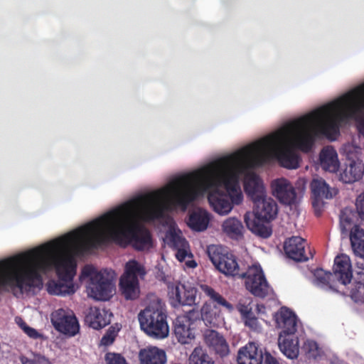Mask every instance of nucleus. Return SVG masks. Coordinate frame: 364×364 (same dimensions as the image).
Returning <instances> with one entry per match:
<instances>
[{
	"label": "nucleus",
	"instance_id": "79ce46f5",
	"mask_svg": "<svg viewBox=\"0 0 364 364\" xmlns=\"http://www.w3.org/2000/svg\"><path fill=\"white\" fill-rule=\"evenodd\" d=\"M107 364H127L125 358L119 353H107L105 355Z\"/></svg>",
	"mask_w": 364,
	"mask_h": 364
},
{
	"label": "nucleus",
	"instance_id": "f257e3e1",
	"mask_svg": "<svg viewBox=\"0 0 364 364\" xmlns=\"http://www.w3.org/2000/svg\"><path fill=\"white\" fill-rule=\"evenodd\" d=\"M319 131L315 110L298 118L265 137L236 151L218 158L197 169L170 176L166 182H259L252 170L276 158L287 168L299 166L300 157L295 151H310Z\"/></svg>",
	"mask_w": 364,
	"mask_h": 364
},
{
	"label": "nucleus",
	"instance_id": "6ab92c4d",
	"mask_svg": "<svg viewBox=\"0 0 364 364\" xmlns=\"http://www.w3.org/2000/svg\"><path fill=\"white\" fill-rule=\"evenodd\" d=\"M252 213L258 220L270 222L274 220L278 214L277 203L271 197H267L254 205V212Z\"/></svg>",
	"mask_w": 364,
	"mask_h": 364
},
{
	"label": "nucleus",
	"instance_id": "9b49d317",
	"mask_svg": "<svg viewBox=\"0 0 364 364\" xmlns=\"http://www.w3.org/2000/svg\"><path fill=\"white\" fill-rule=\"evenodd\" d=\"M238 278L245 279L246 289L254 296L260 298L267 296L269 286L260 265L253 264L249 267Z\"/></svg>",
	"mask_w": 364,
	"mask_h": 364
},
{
	"label": "nucleus",
	"instance_id": "473e14b6",
	"mask_svg": "<svg viewBox=\"0 0 364 364\" xmlns=\"http://www.w3.org/2000/svg\"><path fill=\"white\" fill-rule=\"evenodd\" d=\"M200 289L206 296H208L211 302L215 306H223L228 311L231 312L234 310V306L228 302L220 293L216 291L213 288L207 285H200Z\"/></svg>",
	"mask_w": 364,
	"mask_h": 364
},
{
	"label": "nucleus",
	"instance_id": "aec40b11",
	"mask_svg": "<svg viewBox=\"0 0 364 364\" xmlns=\"http://www.w3.org/2000/svg\"><path fill=\"white\" fill-rule=\"evenodd\" d=\"M284 250L287 256L296 262L308 260L305 255V240L301 237H291L287 240Z\"/></svg>",
	"mask_w": 364,
	"mask_h": 364
},
{
	"label": "nucleus",
	"instance_id": "cd10ccee",
	"mask_svg": "<svg viewBox=\"0 0 364 364\" xmlns=\"http://www.w3.org/2000/svg\"><path fill=\"white\" fill-rule=\"evenodd\" d=\"M364 174V164L352 161L340 174L341 182H358Z\"/></svg>",
	"mask_w": 364,
	"mask_h": 364
},
{
	"label": "nucleus",
	"instance_id": "f3484780",
	"mask_svg": "<svg viewBox=\"0 0 364 364\" xmlns=\"http://www.w3.org/2000/svg\"><path fill=\"white\" fill-rule=\"evenodd\" d=\"M264 352L255 343H248L237 353V364H262Z\"/></svg>",
	"mask_w": 364,
	"mask_h": 364
},
{
	"label": "nucleus",
	"instance_id": "7c9ffc66",
	"mask_svg": "<svg viewBox=\"0 0 364 364\" xmlns=\"http://www.w3.org/2000/svg\"><path fill=\"white\" fill-rule=\"evenodd\" d=\"M223 230L230 238L239 240L243 237L245 228L240 220L236 218H229L223 222Z\"/></svg>",
	"mask_w": 364,
	"mask_h": 364
},
{
	"label": "nucleus",
	"instance_id": "bb28decb",
	"mask_svg": "<svg viewBox=\"0 0 364 364\" xmlns=\"http://www.w3.org/2000/svg\"><path fill=\"white\" fill-rule=\"evenodd\" d=\"M320 164L322 168L335 173L338 170L339 161L336 151L331 146L322 149L319 154Z\"/></svg>",
	"mask_w": 364,
	"mask_h": 364
},
{
	"label": "nucleus",
	"instance_id": "393cba45",
	"mask_svg": "<svg viewBox=\"0 0 364 364\" xmlns=\"http://www.w3.org/2000/svg\"><path fill=\"white\" fill-rule=\"evenodd\" d=\"M209 221L208 212L202 208H196L189 212L186 223L191 230L201 232L207 229Z\"/></svg>",
	"mask_w": 364,
	"mask_h": 364
},
{
	"label": "nucleus",
	"instance_id": "39448f33",
	"mask_svg": "<svg viewBox=\"0 0 364 364\" xmlns=\"http://www.w3.org/2000/svg\"><path fill=\"white\" fill-rule=\"evenodd\" d=\"M315 112L321 134H337L341 122L353 119L359 133L364 136V83Z\"/></svg>",
	"mask_w": 364,
	"mask_h": 364
},
{
	"label": "nucleus",
	"instance_id": "c9c22d12",
	"mask_svg": "<svg viewBox=\"0 0 364 364\" xmlns=\"http://www.w3.org/2000/svg\"><path fill=\"white\" fill-rule=\"evenodd\" d=\"M119 330L120 326L119 324L116 323L114 326H111L102 337L100 340V345L104 346H109L112 345L115 341Z\"/></svg>",
	"mask_w": 364,
	"mask_h": 364
},
{
	"label": "nucleus",
	"instance_id": "a18cd8bd",
	"mask_svg": "<svg viewBox=\"0 0 364 364\" xmlns=\"http://www.w3.org/2000/svg\"><path fill=\"white\" fill-rule=\"evenodd\" d=\"M263 358L262 364H279L278 360L266 350Z\"/></svg>",
	"mask_w": 364,
	"mask_h": 364
},
{
	"label": "nucleus",
	"instance_id": "603ef678",
	"mask_svg": "<svg viewBox=\"0 0 364 364\" xmlns=\"http://www.w3.org/2000/svg\"><path fill=\"white\" fill-rule=\"evenodd\" d=\"M188 265L189 267H195L196 266V263L194 261H192Z\"/></svg>",
	"mask_w": 364,
	"mask_h": 364
},
{
	"label": "nucleus",
	"instance_id": "5701e85b",
	"mask_svg": "<svg viewBox=\"0 0 364 364\" xmlns=\"http://www.w3.org/2000/svg\"><path fill=\"white\" fill-rule=\"evenodd\" d=\"M278 345L280 350L288 358L295 359L299 353V339L294 335L279 334Z\"/></svg>",
	"mask_w": 364,
	"mask_h": 364
},
{
	"label": "nucleus",
	"instance_id": "9d476101",
	"mask_svg": "<svg viewBox=\"0 0 364 364\" xmlns=\"http://www.w3.org/2000/svg\"><path fill=\"white\" fill-rule=\"evenodd\" d=\"M207 254L215 267L228 277H239L240 267L234 255L228 252L223 247L210 245Z\"/></svg>",
	"mask_w": 364,
	"mask_h": 364
},
{
	"label": "nucleus",
	"instance_id": "c85d7f7f",
	"mask_svg": "<svg viewBox=\"0 0 364 364\" xmlns=\"http://www.w3.org/2000/svg\"><path fill=\"white\" fill-rule=\"evenodd\" d=\"M316 284L321 287L328 288L333 291L339 292L338 284L333 273L322 269H316L314 273Z\"/></svg>",
	"mask_w": 364,
	"mask_h": 364
},
{
	"label": "nucleus",
	"instance_id": "c03bdc74",
	"mask_svg": "<svg viewBox=\"0 0 364 364\" xmlns=\"http://www.w3.org/2000/svg\"><path fill=\"white\" fill-rule=\"evenodd\" d=\"M245 326L249 327L250 329L257 331L260 328V326L257 317H251L244 321Z\"/></svg>",
	"mask_w": 364,
	"mask_h": 364
},
{
	"label": "nucleus",
	"instance_id": "37998d69",
	"mask_svg": "<svg viewBox=\"0 0 364 364\" xmlns=\"http://www.w3.org/2000/svg\"><path fill=\"white\" fill-rule=\"evenodd\" d=\"M355 207L359 218L364 221V193L357 197Z\"/></svg>",
	"mask_w": 364,
	"mask_h": 364
},
{
	"label": "nucleus",
	"instance_id": "a211bd4d",
	"mask_svg": "<svg viewBox=\"0 0 364 364\" xmlns=\"http://www.w3.org/2000/svg\"><path fill=\"white\" fill-rule=\"evenodd\" d=\"M203 336L205 344L214 350L215 354L221 358L228 355L229 346L223 335L215 330L207 329Z\"/></svg>",
	"mask_w": 364,
	"mask_h": 364
},
{
	"label": "nucleus",
	"instance_id": "a19ab883",
	"mask_svg": "<svg viewBox=\"0 0 364 364\" xmlns=\"http://www.w3.org/2000/svg\"><path fill=\"white\" fill-rule=\"evenodd\" d=\"M236 308L242 317L243 315L247 314L250 310H253L252 301L250 299H240Z\"/></svg>",
	"mask_w": 364,
	"mask_h": 364
},
{
	"label": "nucleus",
	"instance_id": "b1692460",
	"mask_svg": "<svg viewBox=\"0 0 364 364\" xmlns=\"http://www.w3.org/2000/svg\"><path fill=\"white\" fill-rule=\"evenodd\" d=\"M141 364H166L165 351L155 346L141 349L139 353Z\"/></svg>",
	"mask_w": 364,
	"mask_h": 364
},
{
	"label": "nucleus",
	"instance_id": "8fccbe9b",
	"mask_svg": "<svg viewBox=\"0 0 364 364\" xmlns=\"http://www.w3.org/2000/svg\"><path fill=\"white\" fill-rule=\"evenodd\" d=\"M272 182L277 183V182H288V181L287 179H285L284 178H281L274 179Z\"/></svg>",
	"mask_w": 364,
	"mask_h": 364
},
{
	"label": "nucleus",
	"instance_id": "72a5a7b5",
	"mask_svg": "<svg viewBox=\"0 0 364 364\" xmlns=\"http://www.w3.org/2000/svg\"><path fill=\"white\" fill-rule=\"evenodd\" d=\"M213 358L202 346H196L188 358V364H214Z\"/></svg>",
	"mask_w": 364,
	"mask_h": 364
},
{
	"label": "nucleus",
	"instance_id": "2eb2a0df",
	"mask_svg": "<svg viewBox=\"0 0 364 364\" xmlns=\"http://www.w3.org/2000/svg\"><path fill=\"white\" fill-rule=\"evenodd\" d=\"M196 291L194 288L186 289L180 283L168 287V296L171 306H192L196 302Z\"/></svg>",
	"mask_w": 364,
	"mask_h": 364
},
{
	"label": "nucleus",
	"instance_id": "de8ad7c7",
	"mask_svg": "<svg viewBox=\"0 0 364 364\" xmlns=\"http://www.w3.org/2000/svg\"><path fill=\"white\" fill-rule=\"evenodd\" d=\"M251 317H256L252 310H250L247 314L243 315L241 318L243 320V321H245V320H247Z\"/></svg>",
	"mask_w": 364,
	"mask_h": 364
},
{
	"label": "nucleus",
	"instance_id": "09e8293b",
	"mask_svg": "<svg viewBox=\"0 0 364 364\" xmlns=\"http://www.w3.org/2000/svg\"><path fill=\"white\" fill-rule=\"evenodd\" d=\"M19 320H20V322H18V324L21 328V329L24 331L25 326H28L21 318H19Z\"/></svg>",
	"mask_w": 364,
	"mask_h": 364
},
{
	"label": "nucleus",
	"instance_id": "412c9836",
	"mask_svg": "<svg viewBox=\"0 0 364 364\" xmlns=\"http://www.w3.org/2000/svg\"><path fill=\"white\" fill-rule=\"evenodd\" d=\"M276 321L282 328L279 334L294 335L297 330V317L296 314L287 307H282L277 313Z\"/></svg>",
	"mask_w": 364,
	"mask_h": 364
},
{
	"label": "nucleus",
	"instance_id": "f704fd0d",
	"mask_svg": "<svg viewBox=\"0 0 364 364\" xmlns=\"http://www.w3.org/2000/svg\"><path fill=\"white\" fill-rule=\"evenodd\" d=\"M354 213L352 210L345 208L341 210L340 214V230L342 235H348L349 230L351 231L354 223Z\"/></svg>",
	"mask_w": 364,
	"mask_h": 364
},
{
	"label": "nucleus",
	"instance_id": "4468645a",
	"mask_svg": "<svg viewBox=\"0 0 364 364\" xmlns=\"http://www.w3.org/2000/svg\"><path fill=\"white\" fill-rule=\"evenodd\" d=\"M311 204L316 216H319L324 205L323 198L329 199L336 196L338 189L328 183H311Z\"/></svg>",
	"mask_w": 364,
	"mask_h": 364
},
{
	"label": "nucleus",
	"instance_id": "f03ea898",
	"mask_svg": "<svg viewBox=\"0 0 364 364\" xmlns=\"http://www.w3.org/2000/svg\"><path fill=\"white\" fill-rule=\"evenodd\" d=\"M78 228L45 245L21 255L0 261V289L4 286L17 288L22 294L41 284V272L55 269L58 281L50 280L47 291L53 295L71 294L76 274L75 256L92 249Z\"/></svg>",
	"mask_w": 364,
	"mask_h": 364
},
{
	"label": "nucleus",
	"instance_id": "58836bf2",
	"mask_svg": "<svg viewBox=\"0 0 364 364\" xmlns=\"http://www.w3.org/2000/svg\"><path fill=\"white\" fill-rule=\"evenodd\" d=\"M21 364H49V360L39 353H31L30 356L21 355Z\"/></svg>",
	"mask_w": 364,
	"mask_h": 364
},
{
	"label": "nucleus",
	"instance_id": "423d86ee",
	"mask_svg": "<svg viewBox=\"0 0 364 364\" xmlns=\"http://www.w3.org/2000/svg\"><path fill=\"white\" fill-rule=\"evenodd\" d=\"M138 318L141 328L149 336L155 338L168 336L167 315L160 303L149 304L139 314Z\"/></svg>",
	"mask_w": 364,
	"mask_h": 364
},
{
	"label": "nucleus",
	"instance_id": "3c124183",
	"mask_svg": "<svg viewBox=\"0 0 364 364\" xmlns=\"http://www.w3.org/2000/svg\"><path fill=\"white\" fill-rule=\"evenodd\" d=\"M311 182H314V183H316V182H325L324 180H318V179H316V178H314Z\"/></svg>",
	"mask_w": 364,
	"mask_h": 364
},
{
	"label": "nucleus",
	"instance_id": "1a4fd4ad",
	"mask_svg": "<svg viewBox=\"0 0 364 364\" xmlns=\"http://www.w3.org/2000/svg\"><path fill=\"white\" fill-rule=\"evenodd\" d=\"M200 322V311L196 308L178 316L173 321V333L181 344H189L196 338L195 329Z\"/></svg>",
	"mask_w": 364,
	"mask_h": 364
},
{
	"label": "nucleus",
	"instance_id": "2f4dec72",
	"mask_svg": "<svg viewBox=\"0 0 364 364\" xmlns=\"http://www.w3.org/2000/svg\"><path fill=\"white\" fill-rule=\"evenodd\" d=\"M350 240L355 255L364 257V230L355 225L350 231Z\"/></svg>",
	"mask_w": 364,
	"mask_h": 364
},
{
	"label": "nucleus",
	"instance_id": "0eeeda50",
	"mask_svg": "<svg viewBox=\"0 0 364 364\" xmlns=\"http://www.w3.org/2000/svg\"><path fill=\"white\" fill-rule=\"evenodd\" d=\"M81 276L89 277L87 285L88 295L95 300L107 301L112 295V275L107 269L97 271L93 267L87 265L82 270Z\"/></svg>",
	"mask_w": 364,
	"mask_h": 364
},
{
	"label": "nucleus",
	"instance_id": "7ed1b4c3",
	"mask_svg": "<svg viewBox=\"0 0 364 364\" xmlns=\"http://www.w3.org/2000/svg\"><path fill=\"white\" fill-rule=\"evenodd\" d=\"M164 200L165 188L139 196L79 228L90 243L91 249L110 241L122 247L132 245L137 250L149 249L152 246L150 232L133 223L139 214L144 220L151 221L152 219L147 218L146 211L152 207L162 205Z\"/></svg>",
	"mask_w": 364,
	"mask_h": 364
},
{
	"label": "nucleus",
	"instance_id": "c756f323",
	"mask_svg": "<svg viewBox=\"0 0 364 364\" xmlns=\"http://www.w3.org/2000/svg\"><path fill=\"white\" fill-rule=\"evenodd\" d=\"M243 185L245 193L254 205L268 197L264 183H243Z\"/></svg>",
	"mask_w": 364,
	"mask_h": 364
},
{
	"label": "nucleus",
	"instance_id": "4c0bfd02",
	"mask_svg": "<svg viewBox=\"0 0 364 364\" xmlns=\"http://www.w3.org/2000/svg\"><path fill=\"white\" fill-rule=\"evenodd\" d=\"M200 318H202L207 326L212 328L219 326L220 323V317L219 314L217 315L216 313L213 312L212 311H205L201 313L200 312Z\"/></svg>",
	"mask_w": 364,
	"mask_h": 364
},
{
	"label": "nucleus",
	"instance_id": "5fc2aeb1",
	"mask_svg": "<svg viewBox=\"0 0 364 364\" xmlns=\"http://www.w3.org/2000/svg\"><path fill=\"white\" fill-rule=\"evenodd\" d=\"M301 180H302V181H301L302 183H304V182H306V181H304V179H301Z\"/></svg>",
	"mask_w": 364,
	"mask_h": 364
},
{
	"label": "nucleus",
	"instance_id": "ddd939ff",
	"mask_svg": "<svg viewBox=\"0 0 364 364\" xmlns=\"http://www.w3.org/2000/svg\"><path fill=\"white\" fill-rule=\"evenodd\" d=\"M51 321L59 332L69 336H75L80 329L79 323L73 312H67L63 309L52 314Z\"/></svg>",
	"mask_w": 364,
	"mask_h": 364
},
{
	"label": "nucleus",
	"instance_id": "4be33fe9",
	"mask_svg": "<svg viewBox=\"0 0 364 364\" xmlns=\"http://www.w3.org/2000/svg\"><path fill=\"white\" fill-rule=\"evenodd\" d=\"M112 314L105 309L90 307L85 316V322L90 327L99 330L107 326Z\"/></svg>",
	"mask_w": 364,
	"mask_h": 364
},
{
	"label": "nucleus",
	"instance_id": "dca6fc26",
	"mask_svg": "<svg viewBox=\"0 0 364 364\" xmlns=\"http://www.w3.org/2000/svg\"><path fill=\"white\" fill-rule=\"evenodd\" d=\"M333 276L335 277L338 284L347 286L353 278V270L348 256L341 255L336 257L333 268Z\"/></svg>",
	"mask_w": 364,
	"mask_h": 364
},
{
	"label": "nucleus",
	"instance_id": "a878e982",
	"mask_svg": "<svg viewBox=\"0 0 364 364\" xmlns=\"http://www.w3.org/2000/svg\"><path fill=\"white\" fill-rule=\"evenodd\" d=\"M244 221L247 228L254 234L262 237L268 238L271 236L272 230L271 227L263 224V220H258L251 212H247L244 215Z\"/></svg>",
	"mask_w": 364,
	"mask_h": 364
},
{
	"label": "nucleus",
	"instance_id": "f8f14e48",
	"mask_svg": "<svg viewBox=\"0 0 364 364\" xmlns=\"http://www.w3.org/2000/svg\"><path fill=\"white\" fill-rule=\"evenodd\" d=\"M292 183H272L273 195L282 204L287 205H297L303 196L305 191V183H299V186L294 188Z\"/></svg>",
	"mask_w": 364,
	"mask_h": 364
},
{
	"label": "nucleus",
	"instance_id": "6e6552de",
	"mask_svg": "<svg viewBox=\"0 0 364 364\" xmlns=\"http://www.w3.org/2000/svg\"><path fill=\"white\" fill-rule=\"evenodd\" d=\"M145 274L144 267L136 260L132 259L126 263L124 272L119 280V287L127 300H134L139 297L140 289L138 277L143 278Z\"/></svg>",
	"mask_w": 364,
	"mask_h": 364
},
{
	"label": "nucleus",
	"instance_id": "e433bc0d",
	"mask_svg": "<svg viewBox=\"0 0 364 364\" xmlns=\"http://www.w3.org/2000/svg\"><path fill=\"white\" fill-rule=\"evenodd\" d=\"M172 240L173 245L178 249L176 257L178 261L183 262L187 257V251L184 248L187 242L184 238L176 235L173 236Z\"/></svg>",
	"mask_w": 364,
	"mask_h": 364
},
{
	"label": "nucleus",
	"instance_id": "ea45409f",
	"mask_svg": "<svg viewBox=\"0 0 364 364\" xmlns=\"http://www.w3.org/2000/svg\"><path fill=\"white\" fill-rule=\"evenodd\" d=\"M302 349L309 359H316L319 355L318 346L314 341L307 340L304 343Z\"/></svg>",
	"mask_w": 364,
	"mask_h": 364
},
{
	"label": "nucleus",
	"instance_id": "864d4df0",
	"mask_svg": "<svg viewBox=\"0 0 364 364\" xmlns=\"http://www.w3.org/2000/svg\"><path fill=\"white\" fill-rule=\"evenodd\" d=\"M260 307L264 308V306H263L257 305V310L258 311H260Z\"/></svg>",
	"mask_w": 364,
	"mask_h": 364
},
{
	"label": "nucleus",
	"instance_id": "49530a36",
	"mask_svg": "<svg viewBox=\"0 0 364 364\" xmlns=\"http://www.w3.org/2000/svg\"><path fill=\"white\" fill-rule=\"evenodd\" d=\"M24 333H26L31 338H38L41 335L33 328L30 326H25Z\"/></svg>",
	"mask_w": 364,
	"mask_h": 364
},
{
	"label": "nucleus",
	"instance_id": "20e7f679",
	"mask_svg": "<svg viewBox=\"0 0 364 364\" xmlns=\"http://www.w3.org/2000/svg\"><path fill=\"white\" fill-rule=\"evenodd\" d=\"M166 184L164 204L148 210V219L164 218L165 211L186 212L191 204L205 196L215 212L226 215L232 209L233 204L238 205L243 199L240 183Z\"/></svg>",
	"mask_w": 364,
	"mask_h": 364
}]
</instances>
